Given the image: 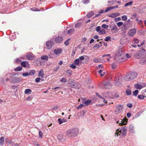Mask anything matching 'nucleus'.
Returning a JSON list of instances; mask_svg holds the SVG:
<instances>
[{"label": "nucleus", "mask_w": 146, "mask_h": 146, "mask_svg": "<svg viewBox=\"0 0 146 146\" xmlns=\"http://www.w3.org/2000/svg\"><path fill=\"white\" fill-rule=\"evenodd\" d=\"M78 133V129L77 128H74L68 130L66 132V135L68 137L74 138L77 136Z\"/></svg>", "instance_id": "1"}, {"label": "nucleus", "mask_w": 146, "mask_h": 146, "mask_svg": "<svg viewBox=\"0 0 146 146\" xmlns=\"http://www.w3.org/2000/svg\"><path fill=\"white\" fill-rule=\"evenodd\" d=\"M119 129H117L115 131V136H118V135L121 136H125L127 133V128L124 126L121 127L120 130Z\"/></svg>", "instance_id": "2"}, {"label": "nucleus", "mask_w": 146, "mask_h": 146, "mask_svg": "<svg viewBox=\"0 0 146 146\" xmlns=\"http://www.w3.org/2000/svg\"><path fill=\"white\" fill-rule=\"evenodd\" d=\"M137 75V73L136 72H129L124 77V79L127 81L132 80L135 78Z\"/></svg>", "instance_id": "3"}, {"label": "nucleus", "mask_w": 146, "mask_h": 146, "mask_svg": "<svg viewBox=\"0 0 146 146\" xmlns=\"http://www.w3.org/2000/svg\"><path fill=\"white\" fill-rule=\"evenodd\" d=\"M112 86V85L110 82L105 81L103 82L100 87L102 89H107L111 88Z\"/></svg>", "instance_id": "4"}, {"label": "nucleus", "mask_w": 146, "mask_h": 146, "mask_svg": "<svg viewBox=\"0 0 146 146\" xmlns=\"http://www.w3.org/2000/svg\"><path fill=\"white\" fill-rule=\"evenodd\" d=\"M68 82L70 84L71 87L75 88H79L78 87L79 85V84L77 82H76L73 79H69L68 80Z\"/></svg>", "instance_id": "5"}, {"label": "nucleus", "mask_w": 146, "mask_h": 146, "mask_svg": "<svg viewBox=\"0 0 146 146\" xmlns=\"http://www.w3.org/2000/svg\"><path fill=\"white\" fill-rule=\"evenodd\" d=\"M10 82L13 84L18 83L22 81V79L20 77H15L12 76L9 77Z\"/></svg>", "instance_id": "6"}, {"label": "nucleus", "mask_w": 146, "mask_h": 146, "mask_svg": "<svg viewBox=\"0 0 146 146\" xmlns=\"http://www.w3.org/2000/svg\"><path fill=\"white\" fill-rule=\"evenodd\" d=\"M122 78L121 76H118L117 75H116L114 79V84L117 86H119L120 85L122 80Z\"/></svg>", "instance_id": "7"}, {"label": "nucleus", "mask_w": 146, "mask_h": 146, "mask_svg": "<svg viewBox=\"0 0 146 146\" xmlns=\"http://www.w3.org/2000/svg\"><path fill=\"white\" fill-rule=\"evenodd\" d=\"M123 108V106L121 105H117L116 106L115 113L116 114H119Z\"/></svg>", "instance_id": "8"}, {"label": "nucleus", "mask_w": 146, "mask_h": 146, "mask_svg": "<svg viewBox=\"0 0 146 146\" xmlns=\"http://www.w3.org/2000/svg\"><path fill=\"white\" fill-rule=\"evenodd\" d=\"M53 45L54 43L53 42L51 41H48L46 43V46L48 49H50L51 48Z\"/></svg>", "instance_id": "9"}, {"label": "nucleus", "mask_w": 146, "mask_h": 146, "mask_svg": "<svg viewBox=\"0 0 146 146\" xmlns=\"http://www.w3.org/2000/svg\"><path fill=\"white\" fill-rule=\"evenodd\" d=\"M26 58L27 59L32 60H33L35 59V56L33 54L30 53L26 56Z\"/></svg>", "instance_id": "10"}, {"label": "nucleus", "mask_w": 146, "mask_h": 146, "mask_svg": "<svg viewBox=\"0 0 146 146\" xmlns=\"http://www.w3.org/2000/svg\"><path fill=\"white\" fill-rule=\"evenodd\" d=\"M142 52L140 51H138L135 54L134 57L137 58L139 59L142 57Z\"/></svg>", "instance_id": "11"}, {"label": "nucleus", "mask_w": 146, "mask_h": 146, "mask_svg": "<svg viewBox=\"0 0 146 146\" xmlns=\"http://www.w3.org/2000/svg\"><path fill=\"white\" fill-rule=\"evenodd\" d=\"M63 40V38L60 36H58L56 37L54 39L55 42L58 43L61 42Z\"/></svg>", "instance_id": "12"}, {"label": "nucleus", "mask_w": 146, "mask_h": 146, "mask_svg": "<svg viewBox=\"0 0 146 146\" xmlns=\"http://www.w3.org/2000/svg\"><path fill=\"white\" fill-rule=\"evenodd\" d=\"M136 32V30L135 29H131L129 31L128 35L130 36H133L135 34Z\"/></svg>", "instance_id": "13"}, {"label": "nucleus", "mask_w": 146, "mask_h": 146, "mask_svg": "<svg viewBox=\"0 0 146 146\" xmlns=\"http://www.w3.org/2000/svg\"><path fill=\"white\" fill-rule=\"evenodd\" d=\"M127 119L126 118H124L121 121V123H119V125H121L127 124Z\"/></svg>", "instance_id": "14"}, {"label": "nucleus", "mask_w": 146, "mask_h": 146, "mask_svg": "<svg viewBox=\"0 0 146 146\" xmlns=\"http://www.w3.org/2000/svg\"><path fill=\"white\" fill-rule=\"evenodd\" d=\"M119 14L118 13H111L110 14H109L108 15V16L110 17H112V18H114L116 16H119Z\"/></svg>", "instance_id": "15"}, {"label": "nucleus", "mask_w": 146, "mask_h": 146, "mask_svg": "<svg viewBox=\"0 0 146 146\" xmlns=\"http://www.w3.org/2000/svg\"><path fill=\"white\" fill-rule=\"evenodd\" d=\"M62 52V50L61 48H57L54 50V53L56 55H59Z\"/></svg>", "instance_id": "16"}, {"label": "nucleus", "mask_w": 146, "mask_h": 146, "mask_svg": "<svg viewBox=\"0 0 146 146\" xmlns=\"http://www.w3.org/2000/svg\"><path fill=\"white\" fill-rule=\"evenodd\" d=\"M140 63L141 64H146V56L141 59L140 61Z\"/></svg>", "instance_id": "17"}, {"label": "nucleus", "mask_w": 146, "mask_h": 146, "mask_svg": "<svg viewBox=\"0 0 146 146\" xmlns=\"http://www.w3.org/2000/svg\"><path fill=\"white\" fill-rule=\"evenodd\" d=\"M67 120L64 118L62 119L59 118L58 119V122L59 124H61L63 123L66 122Z\"/></svg>", "instance_id": "18"}, {"label": "nucleus", "mask_w": 146, "mask_h": 146, "mask_svg": "<svg viewBox=\"0 0 146 146\" xmlns=\"http://www.w3.org/2000/svg\"><path fill=\"white\" fill-rule=\"evenodd\" d=\"M44 74L43 70L41 69L40 71H39L38 76L42 78L44 77Z\"/></svg>", "instance_id": "19"}, {"label": "nucleus", "mask_w": 146, "mask_h": 146, "mask_svg": "<svg viewBox=\"0 0 146 146\" xmlns=\"http://www.w3.org/2000/svg\"><path fill=\"white\" fill-rule=\"evenodd\" d=\"M103 59V58H95L94 59L93 61H94L96 63H98V62H103L102 61V62L101 61V59Z\"/></svg>", "instance_id": "20"}, {"label": "nucleus", "mask_w": 146, "mask_h": 146, "mask_svg": "<svg viewBox=\"0 0 146 146\" xmlns=\"http://www.w3.org/2000/svg\"><path fill=\"white\" fill-rule=\"evenodd\" d=\"M135 87L136 89H141L144 87L138 84H135Z\"/></svg>", "instance_id": "21"}, {"label": "nucleus", "mask_w": 146, "mask_h": 146, "mask_svg": "<svg viewBox=\"0 0 146 146\" xmlns=\"http://www.w3.org/2000/svg\"><path fill=\"white\" fill-rule=\"evenodd\" d=\"M48 56L46 55H42L41 57V59L46 61H47L48 60Z\"/></svg>", "instance_id": "22"}, {"label": "nucleus", "mask_w": 146, "mask_h": 146, "mask_svg": "<svg viewBox=\"0 0 146 146\" xmlns=\"http://www.w3.org/2000/svg\"><path fill=\"white\" fill-rule=\"evenodd\" d=\"M31 92L32 90L31 89H27L25 90L24 93L25 94H29Z\"/></svg>", "instance_id": "23"}, {"label": "nucleus", "mask_w": 146, "mask_h": 146, "mask_svg": "<svg viewBox=\"0 0 146 146\" xmlns=\"http://www.w3.org/2000/svg\"><path fill=\"white\" fill-rule=\"evenodd\" d=\"M28 62L27 61H23L21 62V65L24 67H26V65L27 64H28Z\"/></svg>", "instance_id": "24"}, {"label": "nucleus", "mask_w": 146, "mask_h": 146, "mask_svg": "<svg viewBox=\"0 0 146 146\" xmlns=\"http://www.w3.org/2000/svg\"><path fill=\"white\" fill-rule=\"evenodd\" d=\"M94 14V13L92 11H90L89 13H88L87 16L88 18H90Z\"/></svg>", "instance_id": "25"}, {"label": "nucleus", "mask_w": 146, "mask_h": 146, "mask_svg": "<svg viewBox=\"0 0 146 146\" xmlns=\"http://www.w3.org/2000/svg\"><path fill=\"white\" fill-rule=\"evenodd\" d=\"M22 69V68L21 66H19L15 68L14 70L15 71H21Z\"/></svg>", "instance_id": "26"}, {"label": "nucleus", "mask_w": 146, "mask_h": 146, "mask_svg": "<svg viewBox=\"0 0 146 146\" xmlns=\"http://www.w3.org/2000/svg\"><path fill=\"white\" fill-rule=\"evenodd\" d=\"M91 102V100H88L85 102L84 104L86 106H88L90 104Z\"/></svg>", "instance_id": "27"}, {"label": "nucleus", "mask_w": 146, "mask_h": 146, "mask_svg": "<svg viewBox=\"0 0 146 146\" xmlns=\"http://www.w3.org/2000/svg\"><path fill=\"white\" fill-rule=\"evenodd\" d=\"M35 73V70H31L29 72V75L32 76H34Z\"/></svg>", "instance_id": "28"}, {"label": "nucleus", "mask_w": 146, "mask_h": 146, "mask_svg": "<svg viewBox=\"0 0 146 146\" xmlns=\"http://www.w3.org/2000/svg\"><path fill=\"white\" fill-rule=\"evenodd\" d=\"M74 31V29H71L68 30V34H71L73 33Z\"/></svg>", "instance_id": "29"}, {"label": "nucleus", "mask_w": 146, "mask_h": 146, "mask_svg": "<svg viewBox=\"0 0 146 146\" xmlns=\"http://www.w3.org/2000/svg\"><path fill=\"white\" fill-rule=\"evenodd\" d=\"M4 137H2L0 138V144L1 145H3L4 143Z\"/></svg>", "instance_id": "30"}, {"label": "nucleus", "mask_w": 146, "mask_h": 146, "mask_svg": "<svg viewBox=\"0 0 146 146\" xmlns=\"http://www.w3.org/2000/svg\"><path fill=\"white\" fill-rule=\"evenodd\" d=\"M137 97L139 99L143 100L144 99L145 97L146 98V95L144 96L143 95H138Z\"/></svg>", "instance_id": "31"}, {"label": "nucleus", "mask_w": 146, "mask_h": 146, "mask_svg": "<svg viewBox=\"0 0 146 146\" xmlns=\"http://www.w3.org/2000/svg\"><path fill=\"white\" fill-rule=\"evenodd\" d=\"M129 129L132 132L134 131V128L133 126L132 125H130L129 127Z\"/></svg>", "instance_id": "32"}, {"label": "nucleus", "mask_w": 146, "mask_h": 146, "mask_svg": "<svg viewBox=\"0 0 146 146\" xmlns=\"http://www.w3.org/2000/svg\"><path fill=\"white\" fill-rule=\"evenodd\" d=\"M126 94L128 95H130L131 94V90L129 89H127L125 91Z\"/></svg>", "instance_id": "33"}, {"label": "nucleus", "mask_w": 146, "mask_h": 146, "mask_svg": "<svg viewBox=\"0 0 146 146\" xmlns=\"http://www.w3.org/2000/svg\"><path fill=\"white\" fill-rule=\"evenodd\" d=\"M82 24L81 23L78 22L75 25V27L78 28L80 27L82 25Z\"/></svg>", "instance_id": "34"}, {"label": "nucleus", "mask_w": 146, "mask_h": 146, "mask_svg": "<svg viewBox=\"0 0 146 146\" xmlns=\"http://www.w3.org/2000/svg\"><path fill=\"white\" fill-rule=\"evenodd\" d=\"M79 59L78 58H77L74 60V64L77 65H78L79 64Z\"/></svg>", "instance_id": "35"}, {"label": "nucleus", "mask_w": 146, "mask_h": 146, "mask_svg": "<svg viewBox=\"0 0 146 146\" xmlns=\"http://www.w3.org/2000/svg\"><path fill=\"white\" fill-rule=\"evenodd\" d=\"M138 90H135L133 92V95L136 96L138 93Z\"/></svg>", "instance_id": "36"}, {"label": "nucleus", "mask_w": 146, "mask_h": 146, "mask_svg": "<svg viewBox=\"0 0 146 146\" xmlns=\"http://www.w3.org/2000/svg\"><path fill=\"white\" fill-rule=\"evenodd\" d=\"M133 3V1H131L129 2H128L125 4V7L127 6H128L130 5H131Z\"/></svg>", "instance_id": "37"}, {"label": "nucleus", "mask_w": 146, "mask_h": 146, "mask_svg": "<svg viewBox=\"0 0 146 146\" xmlns=\"http://www.w3.org/2000/svg\"><path fill=\"white\" fill-rule=\"evenodd\" d=\"M99 47V44H96L93 47V48L95 49H97Z\"/></svg>", "instance_id": "38"}, {"label": "nucleus", "mask_w": 146, "mask_h": 146, "mask_svg": "<svg viewBox=\"0 0 146 146\" xmlns=\"http://www.w3.org/2000/svg\"><path fill=\"white\" fill-rule=\"evenodd\" d=\"M121 19L123 21H126L127 19V17L126 15H123L121 17Z\"/></svg>", "instance_id": "39"}, {"label": "nucleus", "mask_w": 146, "mask_h": 146, "mask_svg": "<svg viewBox=\"0 0 146 146\" xmlns=\"http://www.w3.org/2000/svg\"><path fill=\"white\" fill-rule=\"evenodd\" d=\"M111 66V67L113 69H115L117 68V65L115 63H113Z\"/></svg>", "instance_id": "40"}, {"label": "nucleus", "mask_w": 146, "mask_h": 146, "mask_svg": "<svg viewBox=\"0 0 146 146\" xmlns=\"http://www.w3.org/2000/svg\"><path fill=\"white\" fill-rule=\"evenodd\" d=\"M111 10H112L111 7H108L106 9L105 11V12L106 13L107 12H109Z\"/></svg>", "instance_id": "41"}, {"label": "nucleus", "mask_w": 146, "mask_h": 146, "mask_svg": "<svg viewBox=\"0 0 146 146\" xmlns=\"http://www.w3.org/2000/svg\"><path fill=\"white\" fill-rule=\"evenodd\" d=\"M58 137L59 140L60 141H62L64 140V137L61 136L60 135H58Z\"/></svg>", "instance_id": "42"}, {"label": "nucleus", "mask_w": 146, "mask_h": 146, "mask_svg": "<svg viewBox=\"0 0 146 146\" xmlns=\"http://www.w3.org/2000/svg\"><path fill=\"white\" fill-rule=\"evenodd\" d=\"M62 82H66L67 81V80L64 78H62L60 80Z\"/></svg>", "instance_id": "43"}, {"label": "nucleus", "mask_w": 146, "mask_h": 146, "mask_svg": "<svg viewBox=\"0 0 146 146\" xmlns=\"http://www.w3.org/2000/svg\"><path fill=\"white\" fill-rule=\"evenodd\" d=\"M101 27L103 29H106L108 27V26L105 24H103L102 25Z\"/></svg>", "instance_id": "44"}, {"label": "nucleus", "mask_w": 146, "mask_h": 146, "mask_svg": "<svg viewBox=\"0 0 146 146\" xmlns=\"http://www.w3.org/2000/svg\"><path fill=\"white\" fill-rule=\"evenodd\" d=\"M31 10L33 11H39L40 10L37 9L36 7H33L31 9Z\"/></svg>", "instance_id": "45"}, {"label": "nucleus", "mask_w": 146, "mask_h": 146, "mask_svg": "<svg viewBox=\"0 0 146 146\" xmlns=\"http://www.w3.org/2000/svg\"><path fill=\"white\" fill-rule=\"evenodd\" d=\"M99 33L100 34H104L106 33V31L104 29H102V30H101L99 32Z\"/></svg>", "instance_id": "46"}, {"label": "nucleus", "mask_w": 146, "mask_h": 146, "mask_svg": "<svg viewBox=\"0 0 146 146\" xmlns=\"http://www.w3.org/2000/svg\"><path fill=\"white\" fill-rule=\"evenodd\" d=\"M70 39L68 38L67 40H66L64 42V44L66 46H67L69 44V40H70Z\"/></svg>", "instance_id": "47"}, {"label": "nucleus", "mask_w": 146, "mask_h": 146, "mask_svg": "<svg viewBox=\"0 0 146 146\" xmlns=\"http://www.w3.org/2000/svg\"><path fill=\"white\" fill-rule=\"evenodd\" d=\"M90 1L89 0H83L82 1V2L84 4H87L89 3Z\"/></svg>", "instance_id": "48"}, {"label": "nucleus", "mask_w": 146, "mask_h": 146, "mask_svg": "<svg viewBox=\"0 0 146 146\" xmlns=\"http://www.w3.org/2000/svg\"><path fill=\"white\" fill-rule=\"evenodd\" d=\"M116 2L115 1H114L113 0H112L111 1H108V2L110 5H112L114 4V3Z\"/></svg>", "instance_id": "49"}, {"label": "nucleus", "mask_w": 146, "mask_h": 146, "mask_svg": "<svg viewBox=\"0 0 146 146\" xmlns=\"http://www.w3.org/2000/svg\"><path fill=\"white\" fill-rule=\"evenodd\" d=\"M39 137L42 138L43 136V133L40 131L39 132Z\"/></svg>", "instance_id": "50"}, {"label": "nucleus", "mask_w": 146, "mask_h": 146, "mask_svg": "<svg viewBox=\"0 0 146 146\" xmlns=\"http://www.w3.org/2000/svg\"><path fill=\"white\" fill-rule=\"evenodd\" d=\"M110 40V36H107L106 37L105 40L106 41H108Z\"/></svg>", "instance_id": "51"}, {"label": "nucleus", "mask_w": 146, "mask_h": 146, "mask_svg": "<svg viewBox=\"0 0 146 146\" xmlns=\"http://www.w3.org/2000/svg\"><path fill=\"white\" fill-rule=\"evenodd\" d=\"M41 80V78H37L35 79V82L36 83L39 82Z\"/></svg>", "instance_id": "52"}, {"label": "nucleus", "mask_w": 146, "mask_h": 146, "mask_svg": "<svg viewBox=\"0 0 146 146\" xmlns=\"http://www.w3.org/2000/svg\"><path fill=\"white\" fill-rule=\"evenodd\" d=\"M123 23L121 22H119L117 23V25L119 27H121L123 25Z\"/></svg>", "instance_id": "53"}, {"label": "nucleus", "mask_w": 146, "mask_h": 146, "mask_svg": "<svg viewBox=\"0 0 146 146\" xmlns=\"http://www.w3.org/2000/svg\"><path fill=\"white\" fill-rule=\"evenodd\" d=\"M133 42L137 44L139 43V41L137 39L135 38L133 39Z\"/></svg>", "instance_id": "54"}, {"label": "nucleus", "mask_w": 146, "mask_h": 146, "mask_svg": "<svg viewBox=\"0 0 146 146\" xmlns=\"http://www.w3.org/2000/svg\"><path fill=\"white\" fill-rule=\"evenodd\" d=\"M136 20L138 21V23L140 25H142L143 24V22L141 20H138V19H136Z\"/></svg>", "instance_id": "55"}, {"label": "nucleus", "mask_w": 146, "mask_h": 146, "mask_svg": "<svg viewBox=\"0 0 146 146\" xmlns=\"http://www.w3.org/2000/svg\"><path fill=\"white\" fill-rule=\"evenodd\" d=\"M83 104H80L77 108L78 109H80L82 107H83L84 106Z\"/></svg>", "instance_id": "56"}, {"label": "nucleus", "mask_w": 146, "mask_h": 146, "mask_svg": "<svg viewBox=\"0 0 146 146\" xmlns=\"http://www.w3.org/2000/svg\"><path fill=\"white\" fill-rule=\"evenodd\" d=\"M21 60L19 58H17L15 60V62L16 63H19L21 62Z\"/></svg>", "instance_id": "57"}, {"label": "nucleus", "mask_w": 146, "mask_h": 146, "mask_svg": "<svg viewBox=\"0 0 146 146\" xmlns=\"http://www.w3.org/2000/svg\"><path fill=\"white\" fill-rule=\"evenodd\" d=\"M22 75L24 76H26L29 75V73L28 72H25V73H23L22 74Z\"/></svg>", "instance_id": "58"}, {"label": "nucleus", "mask_w": 146, "mask_h": 146, "mask_svg": "<svg viewBox=\"0 0 146 146\" xmlns=\"http://www.w3.org/2000/svg\"><path fill=\"white\" fill-rule=\"evenodd\" d=\"M70 67L74 69L76 68V66L75 65L72 64L70 65Z\"/></svg>", "instance_id": "59"}, {"label": "nucleus", "mask_w": 146, "mask_h": 146, "mask_svg": "<svg viewBox=\"0 0 146 146\" xmlns=\"http://www.w3.org/2000/svg\"><path fill=\"white\" fill-rule=\"evenodd\" d=\"M110 56H111L110 54H104L102 55V58H103V57H106V56H109L110 58H111V57H110Z\"/></svg>", "instance_id": "60"}, {"label": "nucleus", "mask_w": 146, "mask_h": 146, "mask_svg": "<svg viewBox=\"0 0 146 146\" xmlns=\"http://www.w3.org/2000/svg\"><path fill=\"white\" fill-rule=\"evenodd\" d=\"M100 26H98L96 29V31L98 32H99L100 30Z\"/></svg>", "instance_id": "61"}, {"label": "nucleus", "mask_w": 146, "mask_h": 146, "mask_svg": "<svg viewBox=\"0 0 146 146\" xmlns=\"http://www.w3.org/2000/svg\"><path fill=\"white\" fill-rule=\"evenodd\" d=\"M58 108V107L57 106H55L53 107L52 109L53 110H56Z\"/></svg>", "instance_id": "62"}, {"label": "nucleus", "mask_w": 146, "mask_h": 146, "mask_svg": "<svg viewBox=\"0 0 146 146\" xmlns=\"http://www.w3.org/2000/svg\"><path fill=\"white\" fill-rule=\"evenodd\" d=\"M66 73L69 74L70 75H71L72 74V71L70 70H68L67 71Z\"/></svg>", "instance_id": "63"}, {"label": "nucleus", "mask_w": 146, "mask_h": 146, "mask_svg": "<svg viewBox=\"0 0 146 146\" xmlns=\"http://www.w3.org/2000/svg\"><path fill=\"white\" fill-rule=\"evenodd\" d=\"M117 27L116 25L113 26L111 29V31L117 29Z\"/></svg>", "instance_id": "64"}]
</instances>
